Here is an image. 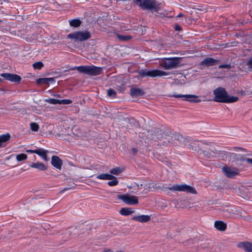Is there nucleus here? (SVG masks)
Wrapping results in <instances>:
<instances>
[{"mask_svg": "<svg viewBox=\"0 0 252 252\" xmlns=\"http://www.w3.org/2000/svg\"><path fill=\"white\" fill-rule=\"evenodd\" d=\"M214 100L222 103H233L238 100V97L229 95L224 88L219 87L213 91Z\"/></svg>", "mask_w": 252, "mask_h": 252, "instance_id": "f257e3e1", "label": "nucleus"}, {"mask_svg": "<svg viewBox=\"0 0 252 252\" xmlns=\"http://www.w3.org/2000/svg\"><path fill=\"white\" fill-rule=\"evenodd\" d=\"M177 135H171L162 131L158 130L157 134L154 135L153 138L155 140L162 141L160 144L164 146H168L171 144L175 143V140H177ZM179 136H178V137Z\"/></svg>", "mask_w": 252, "mask_h": 252, "instance_id": "f03ea898", "label": "nucleus"}, {"mask_svg": "<svg viewBox=\"0 0 252 252\" xmlns=\"http://www.w3.org/2000/svg\"><path fill=\"white\" fill-rule=\"evenodd\" d=\"M77 69L80 73H83L90 76L100 75L102 72V68L94 65H83L74 66L69 69L70 70Z\"/></svg>", "mask_w": 252, "mask_h": 252, "instance_id": "7ed1b4c3", "label": "nucleus"}, {"mask_svg": "<svg viewBox=\"0 0 252 252\" xmlns=\"http://www.w3.org/2000/svg\"><path fill=\"white\" fill-rule=\"evenodd\" d=\"M181 58H164L159 62V65L165 70L176 68L181 62Z\"/></svg>", "mask_w": 252, "mask_h": 252, "instance_id": "20e7f679", "label": "nucleus"}, {"mask_svg": "<svg viewBox=\"0 0 252 252\" xmlns=\"http://www.w3.org/2000/svg\"><path fill=\"white\" fill-rule=\"evenodd\" d=\"M132 1L134 3L138 4L142 9L156 12L158 11L159 7L155 0H132Z\"/></svg>", "mask_w": 252, "mask_h": 252, "instance_id": "39448f33", "label": "nucleus"}, {"mask_svg": "<svg viewBox=\"0 0 252 252\" xmlns=\"http://www.w3.org/2000/svg\"><path fill=\"white\" fill-rule=\"evenodd\" d=\"M91 37V32L86 30L75 32L67 35L68 38L80 42L87 40Z\"/></svg>", "mask_w": 252, "mask_h": 252, "instance_id": "423d86ee", "label": "nucleus"}, {"mask_svg": "<svg viewBox=\"0 0 252 252\" xmlns=\"http://www.w3.org/2000/svg\"><path fill=\"white\" fill-rule=\"evenodd\" d=\"M140 77L144 78L148 76L150 77H161L169 75V73L159 70H147L142 69L138 72Z\"/></svg>", "mask_w": 252, "mask_h": 252, "instance_id": "0eeeda50", "label": "nucleus"}, {"mask_svg": "<svg viewBox=\"0 0 252 252\" xmlns=\"http://www.w3.org/2000/svg\"><path fill=\"white\" fill-rule=\"evenodd\" d=\"M167 189L172 191H185L195 194L197 193L196 191L193 188L187 185H174Z\"/></svg>", "mask_w": 252, "mask_h": 252, "instance_id": "6e6552de", "label": "nucleus"}, {"mask_svg": "<svg viewBox=\"0 0 252 252\" xmlns=\"http://www.w3.org/2000/svg\"><path fill=\"white\" fill-rule=\"evenodd\" d=\"M118 198L129 205L137 204L138 202V198L136 196H130L126 194L119 195Z\"/></svg>", "mask_w": 252, "mask_h": 252, "instance_id": "1a4fd4ad", "label": "nucleus"}, {"mask_svg": "<svg viewBox=\"0 0 252 252\" xmlns=\"http://www.w3.org/2000/svg\"><path fill=\"white\" fill-rule=\"evenodd\" d=\"M222 154L226 155V159H228L229 161H231L232 162H237V161H244L245 160L244 158H247L244 157L241 155H237L236 154L233 153H221Z\"/></svg>", "mask_w": 252, "mask_h": 252, "instance_id": "9d476101", "label": "nucleus"}, {"mask_svg": "<svg viewBox=\"0 0 252 252\" xmlns=\"http://www.w3.org/2000/svg\"><path fill=\"white\" fill-rule=\"evenodd\" d=\"M222 170L223 173L228 178H232L239 173V170L235 167L225 166Z\"/></svg>", "mask_w": 252, "mask_h": 252, "instance_id": "9b49d317", "label": "nucleus"}, {"mask_svg": "<svg viewBox=\"0 0 252 252\" xmlns=\"http://www.w3.org/2000/svg\"><path fill=\"white\" fill-rule=\"evenodd\" d=\"M172 96L176 98L183 97L184 100H188L191 102L198 103L201 101L200 99H197L198 96L192 94H174Z\"/></svg>", "mask_w": 252, "mask_h": 252, "instance_id": "f8f14e48", "label": "nucleus"}, {"mask_svg": "<svg viewBox=\"0 0 252 252\" xmlns=\"http://www.w3.org/2000/svg\"><path fill=\"white\" fill-rule=\"evenodd\" d=\"M0 75L5 79L11 82L19 83L21 80V77L17 74L4 73L0 74Z\"/></svg>", "mask_w": 252, "mask_h": 252, "instance_id": "ddd939ff", "label": "nucleus"}, {"mask_svg": "<svg viewBox=\"0 0 252 252\" xmlns=\"http://www.w3.org/2000/svg\"><path fill=\"white\" fill-rule=\"evenodd\" d=\"M219 61L212 58H207L203 60L200 63V68L203 69V67L213 66L217 64Z\"/></svg>", "mask_w": 252, "mask_h": 252, "instance_id": "4468645a", "label": "nucleus"}, {"mask_svg": "<svg viewBox=\"0 0 252 252\" xmlns=\"http://www.w3.org/2000/svg\"><path fill=\"white\" fill-rule=\"evenodd\" d=\"M51 164L58 169H61L63 165L62 160L57 156H53L51 158Z\"/></svg>", "mask_w": 252, "mask_h": 252, "instance_id": "2eb2a0df", "label": "nucleus"}, {"mask_svg": "<svg viewBox=\"0 0 252 252\" xmlns=\"http://www.w3.org/2000/svg\"><path fill=\"white\" fill-rule=\"evenodd\" d=\"M237 247L244 250L246 252H252V243L248 241L240 242Z\"/></svg>", "mask_w": 252, "mask_h": 252, "instance_id": "dca6fc26", "label": "nucleus"}, {"mask_svg": "<svg viewBox=\"0 0 252 252\" xmlns=\"http://www.w3.org/2000/svg\"><path fill=\"white\" fill-rule=\"evenodd\" d=\"M30 167L41 171H45L47 169V166L45 164L39 161L32 163L30 165Z\"/></svg>", "mask_w": 252, "mask_h": 252, "instance_id": "f3484780", "label": "nucleus"}, {"mask_svg": "<svg viewBox=\"0 0 252 252\" xmlns=\"http://www.w3.org/2000/svg\"><path fill=\"white\" fill-rule=\"evenodd\" d=\"M151 217L149 215H140L134 216L132 219L140 222H146L150 220Z\"/></svg>", "mask_w": 252, "mask_h": 252, "instance_id": "a211bd4d", "label": "nucleus"}, {"mask_svg": "<svg viewBox=\"0 0 252 252\" xmlns=\"http://www.w3.org/2000/svg\"><path fill=\"white\" fill-rule=\"evenodd\" d=\"M130 94L132 97H134L142 96L145 93L143 90L140 88H133L130 89Z\"/></svg>", "mask_w": 252, "mask_h": 252, "instance_id": "6ab92c4d", "label": "nucleus"}, {"mask_svg": "<svg viewBox=\"0 0 252 252\" xmlns=\"http://www.w3.org/2000/svg\"><path fill=\"white\" fill-rule=\"evenodd\" d=\"M215 228L220 231H223L226 228L227 225L222 221L217 220L215 222L214 224Z\"/></svg>", "mask_w": 252, "mask_h": 252, "instance_id": "aec40b11", "label": "nucleus"}, {"mask_svg": "<svg viewBox=\"0 0 252 252\" xmlns=\"http://www.w3.org/2000/svg\"><path fill=\"white\" fill-rule=\"evenodd\" d=\"M48 151L43 149H38L36 150L35 154L40 156L44 160L47 161L49 160L47 154Z\"/></svg>", "mask_w": 252, "mask_h": 252, "instance_id": "412c9836", "label": "nucleus"}, {"mask_svg": "<svg viewBox=\"0 0 252 252\" xmlns=\"http://www.w3.org/2000/svg\"><path fill=\"white\" fill-rule=\"evenodd\" d=\"M10 138V135L8 133L0 135V148L5 146L6 142Z\"/></svg>", "mask_w": 252, "mask_h": 252, "instance_id": "4be33fe9", "label": "nucleus"}, {"mask_svg": "<svg viewBox=\"0 0 252 252\" xmlns=\"http://www.w3.org/2000/svg\"><path fill=\"white\" fill-rule=\"evenodd\" d=\"M96 178L100 180H110L111 179L114 178V176L111 174L104 173L97 175Z\"/></svg>", "mask_w": 252, "mask_h": 252, "instance_id": "5701e85b", "label": "nucleus"}, {"mask_svg": "<svg viewBox=\"0 0 252 252\" xmlns=\"http://www.w3.org/2000/svg\"><path fill=\"white\" fill-rule=\"evenodd\" d=\"M134 212V211L130 208H123L120 211V214L124 216H127L133 213Z\"/></svg>", "mask_w": 252, "mask_h": 252, "instance_id": "b1692460", "label": "nucleus"}, {"mask_svg": "<svg viewBox=\"0 0 252 252\" xmlns=\"http://www.w3.org/2000/svg\"><path fill=\"white\" fill-rule=\"evenodd\" d=\"M81 21L78 19H75L69 21V24L70 26L75 28L79 27L81 25Z\"/></svg>", "mask_w": 252, "mask_h": 252, "instance_id": "393cba45", "label": "nucleus"}, {"mask_svg": "<svg viewBox=\"0 0 252 252\" xmlns=\"http://www.w3.org/2000/svg\"><path fill=\"white\" fill-rule=\"evenodd\" d=\"M54 80L53 78H39L37 80V83L38 84L43 83L47 84L50 81H52Z\"/></svg>", "mask_w": 252, "mask_h": 252, "instance_id": "a878e982", "label": "nucleus"}, {"mask_svg": "<svg viewBox=\"0 0 252 252\" xmlns=\"http://www.w3.org/2000/svg\"><path fill=\"white\" fill-rule=\"evenodd\" d=\"M76 185L73 183L72 182H70L69 183V184L67 185V187L66 188H64L63 189L61 190L59 193H63L64 191L68 190L69 189H73L75 188Z\"/></svg>", "mask_w": 252, "mask_h": 252, "instance_id": "bb28decb", "label": "nucleus"}, {"mask_svg": "<svg viewBox=\"0 0 252 252\" xmlns=\"http://www.w3.org/2000/svg\"><path fill=\"white\" fill-rule=\"evenodd\" d=\"M28 156L25 154H20L16 155V158L18 162L25 160L27 159Z\"/></svg>", "mask_w": 252, "mask_h": 252, "instance_id": "cd10ccee", "label": "nucleus"}, {"mask_svg": "<svg viewBox=\"0 0 252 252\" xmlns=\"http://www.w3.org/2000/svg\"><path fill=\"white\" fill-rule=\"evenodd\" d=\"M118 38L121 41H127L131 38V36L128 35H117Z\"/></svg>", "mask_w": 252, "mask_h": 252, "instance_id": "c85d7f7f", "label": "nucleus"}, {"mask_svg": "<svg viewBox=\"0 0 252 252\" xmlns=\"http://www.w3.org/2000/svg\"><path fill=\"white\" fill-rule=\"evenodd\" d=\"M116 92L112 89H109L107 90V95L109 96L110 97H116Z\"/></svg>", "mask_w": 252, "mask_h": 252, "instance_id": "c756f323", "label": "nucleus"}, {"mask_svg": "<svg viewBox=\"0 0 252 252\" xmlns=\"http://www.w3.org/2000/svg\"><path fill=\"white\" fill-rule=\"evenodd\" d=\"M122 170L120 169V168L119 167H116V168H113L110 171V172L111 174H114V175H119V174H120L121 172H122Z\"/></svg>", "mask_w": 252, "mask_h": 252, "instance_id": "7c9ffc66", "label": "nucleus"}, {"mask_svg": "<svg viewBox=\"0 0 252 252\" xmlns=\"http://www.w3.org/2000/svg\"><path fill=\"white\" fill-rule=\"evenodd\" d=\"M111 180L112 181H109L107 183L109 186H115L117 185L119 183V181L115 176H114V178L111 179Z\"/></svg>", "mask_w": 252, "mask_h": 252, "instance_id": "2f4dec72", "label": "nucleus"}, {"mask_svg": "<svg viewBox=\"0 0 252 252\" xmlns=\"http://www.w3.org/2000/svg\"><path fill=\"white\" fill-rule=\"evenodd\" d=\"M44 64L41 62H37L34 63L32 65L34 69H40L43 66Z\"/></svg>", "mask_w": 252, "mask_h": 252, "instance_id": "473e14b6", "label": "nucleus"}, {"mask_svg": "<svg viewBox=\"0 0 252 252\" xmlns=\"http://www.w3.org/2000/svg\"><path fill=\"white\" fill-rule=\"evenodd\" d=\"M45 101L53 104H59L60 103V100L59 99H56L55 98H48L46 99L45 100Z\"/></svg>", "mask_w": 252, "mask_h": 252, "instance_id": "72a5a7b5", "label": "nucleus"}, {"mask_svg": "<svg viewBox=\"0 0 252 252\" xmlns=\"http://www.w3.org/2000/svg\"><path fill=\"white\" fill-rule=\"evenodd\" d=\"M31 129L33 131H37L39 129V126L35 123H31Z\"/></svg>", "mask_w": 252, "mask_h": 252, "instance_id": "f704fd0d", "label": "nucleus"}, {"mask_svg": "<svg viewBox=\"0 0 252 252\" xmlns=\"http://www.w3.org/2000/svg\"><path fill=\"white\" fill-rule=\"evenodd\" d=\"M218 155H219V151H218L217 150H215V151L212 150V151H210V155L208 156V158H213V157L216 158V157H218Z\"/></svg>", "mask_w": 252, "mask_h": 252, "instance_id": "c9c22d12", "label": "nucleus"}, {"mask_svg": "<svg viewBox=\"0 0 252 252\" xmlns=\"http://www.w3.org/2000/svg\"><path fill=\"white\" fill-rule=\"evenodd\" d=\"M71 102H72V101L70 99H62V100H60L59 104H70Z\"/></svg>", "mask_w": 252, "mask_h": 252, "instance_id": "e433bc0d", "label": "nucleus"}, {"mask_svg": "<svg viewBox=\"0 0 252 252\" xmlns=\"http://www.w3.org/2000/svg\"><path fill=\"white\" fill-rule=\"evenodd\" d=\"M221 153H227V152H224V151H219V155H218V157L222 159V160H226V155L222 154Z\"/></svg>", "mask_w": 252, "mask_h": 252, "instance_id": "4c0bfd02", "label": "nucleus"}, {"mask_svg": "<svg viewBox=\"0 0 252 252\" xmlns=\"http://www.w3.org/2000/svg\"><path fill=\"white\" fill-rule=\"evenodd\" d=\"M230 65L227 64H221L219 66V68H229Z\"/></svg>", "mask_w": 252, "mask_h": 252, "instance_id": "58836bf2", "label": "nucleus"}, {"mask_svg": "<svg viewBox=\"0 0 252 252\" xmlns=\"http://www.w3.org/2000/svg\"><path fill=\"white\" fill-rule=\"evenodd\" d=\"M247 64L248 65L249 68L252 69V58H251L247 63Z\"/></svg>", "mask_w": 252, "mask_h": 252, "instance_id": "ea45409f", "label": "nucleus"}, {"mask_svg": "<svg viewBox=\"0 0 252 252\" xmlns=\"http://www.w3.org/2000/svg\"><path fill=\"white\" fill-rule=\"evenodd\" d=\"M174 29L176 31H180L182 30V27L179 25H176Z\"/></svg>", "mask_w": 252, "mask_h": 252, "instance_id": "a19ab883", "label": "nucleus"}, {"mask_svg": "<svg viewBox=\"0 0 252 252\" xmlns=\"http://www.w3.org/2000/svg\"><path fill=\"white\" fill-rule=\"evenodd\" d=\"M248 163L252 164V158H244Z\"/></svg>", "mask_w": 252, "mask_h": 252, "instance_id": "79ce46f5", "label": "nucleus"}, {"mask_svg": "<svg viewBox=\"0 0 252 252\" xmlns=\"http://www.w3.org/2000/svg\"><path fill=\"white\" fill-rule=\"evenodd\" d=\"M238 93L240 94L241 95H245L247 94L245 91H240L238 92Z\"/></svg>", "mask_w": 252, "mask_h": 252, "instance_id": "37998d69", "label": "nucleus"}, {"mask_svg": "<svg viewBox=\"0 0 252 252\" xmlns=\"http://www.w3.org/2000/svg\"><path fill=\"white\" fill-rule=\"evenodd\" d=\"M203 154H204L205 156H207V157L208 158V156H209V155H210V152H209V151H203Z\"/></svg>", "mask_w": 252, "mask_h": 252, "instance_id": "c03bdc74", "label": "nucleus"}, {"mask_svg": "<svg viewBox=\"0 0 252 252\" xmlns=\"http://www.w3.org/2000/svg\"><path fill=\"white\" fill-rule=\"evenodd\" d=\"M27 153H36V150H28L26 151Z\"/></svg>", "mask_w": 252, "mask_h": 252, "instance_id": "a18cd8bd", "label": "nucleus"}, {"mask_svg": "<svg viewBox=\"0 0 252 252\" xmlns=\"http://www.w3.org/2000/svg\"><path fill=\"white\" fill-rule=\"evenodd\" d=\"M183 16V14L182 13L179 14L175 18L177 19L178 18L181 17Z\"/></svg>", "mask_w": 252, "mask_h": 252, "instance_id": "49530a36", "label": "nucleus"}, {"mask_svg": "<svg viewBox=\"0 0 252 252\" xmlns=\"http://www.w3.org/2000/svg\"><path fill=\"white\" fill-rule=\"evenodd\" d=\"M132 152H133V153L134 154H135L137 153V150L136 149H135V148H133L132 149Z\"/></svg>", "mask_w": 252, "mask_h": 252, "instance_id": "de8ad7c7", "label": "nucleus"}, {"mask_svg": "<svg viewBox=\"0 0 252 252\" xmlns=\"http://www.w3.org/2000/svg\"><path fill=\"white\" fill-rule=\"evenodd\" d=\"M104 252H112L110 250H105Z\"/></svg>", "mask_w": 252, "mask_h": 252, "instance_id": "09e8293b", "label": "nucleus"}, {"mask_svg": "<svg viewBox=\"0 0 252 252\" xmlns=\"http://www.w3.org/2000/svg\"><path fill=\"white\" fill-rule=\"evenodd\" d=\"M234 148L236 149V147H235ZM237 149H240V150H241L242 151H244V150L243 148H242L237 147Z\"/></svg>", "mask_w": 252, "mask_h": 252, "instance_id": "8fccbe9b", "label": "nucleus"}, {"mask_svg": "<svg viewBox=\"0 0 252 252\" xmlns=\"http://www.w3.org/2000/svg\"><path fill=\"white\" fill-rule=\"evenodd\" d=\"M143 186V184H141L140 185H139V184H137V187H138V188H139V187H140V186L141 187V186Z\"/></svg>", "mask_w": 252, "mask_h": 252, "instance_id": "3c124183", "label": "nucleus"}, {"mask_svg": "<svg viewBox=\"0 0 252 252\" xmlns=\"http://www.w3.org/2000/svg\"><path fill=\"white\" fill-rule=\"evenodd\" d=\"M13 156H14V155H10V157L7 159H8L10 158H11V157H12Z\"/></svg>", "mask_w": 252, "mask_h": 252, "instance_id": "603ef678", "label": "nucleus"}, {"mask_svg": "<svg viewBox=\"0 0 252 252\" xmlns=\"http://www.w3.org/2000/svg\"><path fill=\"white\" fill-rule=\"evenodd\" d=\"M2 82V79L0 78V84Z\"/></svg>", "mask_w": 252, "mask_h": 252, "instance_id": "864d4df0", "label": "nucleus"}, {"mask_svg": "<svg viewBox=\"0 0 252 252\" xmlns=\"http://www.w3.org/2000/svg\"><path fill=\"white\" fill-rule=\"evenodd\" d=\"M2 22V20L0 19V23H1Z\"/></svg>", "mask_w": 252, "mask_h": 252, "instance_id": "5fc2aeb1", "label": "nucleus"}, {"mask_svg": "<svg viewBox=\"0 0 252 252\" xmlns=\"http://www.w3.org/2000/svg\"><path fill=\"white\" fill-rule=\"evenodd\" d=\"M117 252H124L123 251H118Z\"/></svg>", "mask_w": 252, "mask_h": 252, "instance_id": "6e6d98bb", "label": "nucleus"}]
</instances>
